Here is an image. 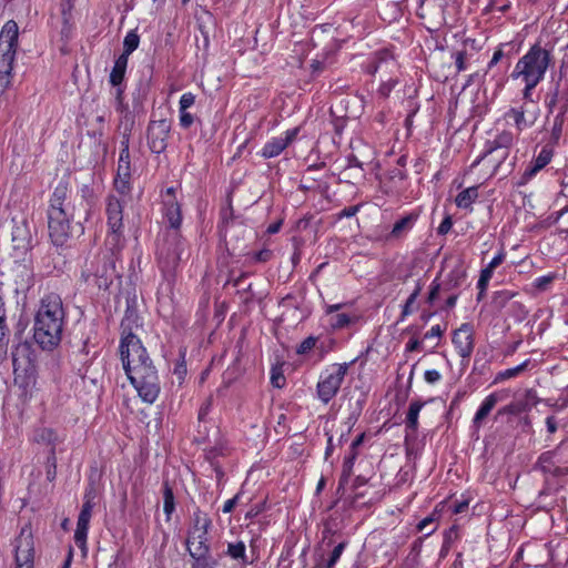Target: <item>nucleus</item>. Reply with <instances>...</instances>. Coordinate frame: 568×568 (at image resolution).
Listing matches in <instances>:
<instances>
[{"instance_id": "nucleus-1", "label": "nucleus", "mask_w": 568, "mask_h": 568, "mask_svg": "<svg viewBox=\"0 0 568 568\" xmlns=\"http://www.w3.org/2000/svg\"><path fill=\"white\" fill-rule=\"evenodd\" d=\"M123 369L138 392L139 397L153 404L160 394L161 386L158 371L143 346L120 352Z\"/></svg>"}, {"instance_id": "nucleus-2", "label": "nucleus", "mask_w": 568, "mask_h": 568, "mask_svg": "<svg viewBox=\"0 0 568 568\" xmlns=\"http://www.w3.org/2000/svg\"><path fill=\"white\" fill-rule=\"evenodd\" d=\"M65 313L60 295L50 293L40 301L36 314L33 337L42 349L52 351L61 339Z\"/></svg>"}, {"instance_id": "nucleus-3", "label": "nucleus", "mask_w": 568, "mask_h": 568, "mask_svg": "<svg viewBox=\"0 0 568 568\" xmlns=\"http://www.w3.org/2000/svg\"><path fill=\"white\" fill-rule=\"evenodd\" d=\"M551 61L552 57L550 50H547L539 43H536L518 60L513 72V77L540 82L544 79Z\"/></svg>"}, {"instance_id": "nucleus-4", "label": "nucleus", "mask_w": 568, "mask_h": 568, "mask_svg": "<svg viewBox=\"0 0 568 568\" xmlns=\"http://www.w3.org/2000/svg\"><path fill=\"white\" fill-rule=\"evenodd\" d=\"M19 28L16 21L9 20L0 32V91L9 88L11 71L18 47Z\"/></svg>"}, {"instance_id": "nucleus-5", "label": "nucleus", "mask_w": 568, "mask_h": 568, "mask_svg": "<svg viewBox=\"0 0 568 568\" xmlns=\"http://www.w3.org/2000/svg\"><path fill=\"white\" fill-rule=\"evenodd\" d=\"M115 260V254L111 250L99 253L82 271V278L100 290H108L118 276Z\"/></svg>"}, {"instance_id": "nucleus-6", "label": "nucleus", "mask_w": 568, "mask_h": 568, "mask_svg": "<svg viewBox=\"0 0 568 568\" xmlns=\"http://www.w3.org/2000/svg\"><path fill=\"white\" fill-rule=\"evenodd\" d=\"M185 244L179 232H166L158 242L156 258L165 276L173 275L182 260Z\"/></svg>"}, {"instance_id": "nucleus-7", "label": "nucleus", "mask_w": 568, "mask_h": 568, "mask_svg": "<svg viewBox=\"0 0 568 568\" xmlns=\"http://www.w3.org/2000/svg\"><path fill=\"white\" fill-rule=\"evenodd\" d=\"M348 366V363L334 364L321 376L316 388L317 396L324 404H327L336 396L347 374Z\"/></svg>"}, {"instance_id": "nucleus-8", "label": "nucleus", "mask_w": 568, "mask_h": 568, "mask_svg": "<svg viewBox=\"0 0 568 568\" xmlns=\"http://www.w3.org/2000/svg\"><path fill=\"white\" fill-rule=\"evenodd\" d=\"M11 241L13 257L30 256L33 247V233L30 223L26 219L12 220Z\"/></svg>"}, {"instance_id": "nucleus-9", "label": "nucleus", "mask_w": 568, "mask_h": 568, "mask_svg": "<svg viewBox=\"0 0 568 568\" xmlns=\"http://www.w3.org/2000/svg\"><path fill=\"white\" fill-rule=\"evenodd\" d=\"M74 216L67 211H48L49 236L55 246L65 244L70 236V222Z\"/></svg>"}, {"instance_id": "nucleus-10", "label": "nucleus", "mask_w": 568, "mask_h": 568, "mask_svg": "<svg viewBox=\"0 0 568 568\" xmlns=\"http://www.w3.org/2000/svg\"><path fill=\"white\" fill-rule=\"evenodd\" d=\"M171 132V121L168 119L150 120L146 128V142L150 151L155 154L163 153L168 148Z\"/></svg>"}, {"instance_id": "nucleus-11", "label": "nucleus", "mask_w": 568, "mask_h": 568, "mask_svg": "<svg viewBox=\"0 0 568 568\" xmlns=\"http://www.w3.org/2000/svg\"><path fill=\"white\" fill-rule=\"evenodd\" d=\"M139 321L140 317L138 311L134 307L128 306L120 325V352L143 346L140 338L134 334V329L140 326Z\"/></svg>"}, {"instance_id": "nucleus-12", "label": "nucleus", "mask_w": 568, "mask_h": 568, "mask_svg": "<svg viewBox=\"0 0 568 568\" xmlns=\"http://www.w3.org/2000/svg\"><path fill=\"white\" fill-rule=\"evenodd\" d=\"M16 292H26L33 286V266L31 256L14 257V266L11 268Z\"/></svg>"}, {"instance_id": "nucleus-13", "label": "nucleus", "mask_w": 568, "mask_h": 568, "mask_svg": "<svg viewBox=\"0 0 568 568\" xmlns=\"http://www.w3.org/2000/svg\"><path fill=\"white\" fill-rule=\"evenodd\" d=\"M33 540L22 530L16 540V568H33Z\"/></svg>"}, {"instance_id": "nucleus-14", "label": "nucleus", "mask_w": 568, "mask_h": 568, "mask_svg": "<svg viewBox=\"0 0 568 568\" xmlns=\"http://www.w3.org/2000/svg\"><path fill=\"white\" fill-rule=\"evenodd\" d=\"M453 344L463 359H469L475 345L473 326L464 323L453 334Z\"/></svg>"}, {"instance_id": "nucleus-15", "label": "nucleus", "mask_w": 568, "mask_h": 568, "mask_svg": "<svg viewBox=\"0 0 568 568\" xmlns=\"http://www.w3.org/2000/svg\"><path fill=\"white\" fill-rule=\"evenodd\" d=\"M13 372L28 374L33 369V353L28 342L19 343L11 352Z\"/></svg>"}, {"instance_id": "nucleus-16", "label": "nucleus", "mask_w": 568, "mask_h": 568, "mask_svg": "<svg viewBox=\"0 0 568 568\" xmlns=\"http://www.w3.org/2000/svg\"><path fill=\"white\" fill-rule=\"evenodd\" d=\"M298 129L294 128L285 132V136H276L266 142L262 149V156L271 159L280 155L296 138Z\"/></svg>"}, {"instance_id": "nucleus-17", "label": "nucleus", "mask_w": 568, "mask_h": 568, "mask_svg": "<svg viewBox=\"0 0 568 568\" xmlns=\"http://www.w3.org/2000/svg\"><path fill=\"white\" fill-rule=\"evenodd\" d=\"M108 225L112 232V240H119V232L123 226V205L121 201L114 196H110L106 205Z\"/></svg>"}, {"instance_id": "nucleus-18", "label": "nucleus", "mask_w": 568, "mask_h": 568, "mask_svg": "<svg viewBox=\"0 0 568 568\" xmlns=\"http://www.w3.org/2000/svg\"><path fill=\"white\" fill-rule=\"evenodd\" d=\"M555 145L546 143L538 155L534 158L528 168L525 170L521 179L523 183H526L530 179H532L540 170H542L547 164L550 163L554 156Z\"/></svg>"}, {"instance_id": "nucleus-19", "label": "nucleus", "mask_w": 568, "mask_h": 568, "mask_svg": "<svg viewBox=\"0 0 568 568\" xmlns=\"http://www.w3.org/2000/svg\"><path fill=\"white\" fill-rule=\"evenodd\" d=\"M207 535L209 530H204L202 534H187L185 544L190 556H194L196 554H211V546Z\"/></svg>"}, {"instance_id": "nucleus-20", "label": "nucleus", "mask_w": 568, "mask_h": 568, "mask_svg": "<svg viewBox=\"0 0 568 568\" xmlns=\"http://www.w3.org/2000/svg\"><path fill=\"white\" fill-rule=\"evenodd\" d=\"M364 440V434H361L358 435L354 440L353 443L351 444V447H349V453L347 456H345L344 458V462H343V469H342V475H341V478H339V487H343L344 485L347 484L351 475H352V470H353V466H354V463H355V459L357 457V448L359 445H362Z\"/></svg>"}, {"instance_id": "nucleus-21", "label": "nucleus", "mask_w": 568, "mask_h": 568, "mask_svg": "<svg viewBox=\"0 0 568 568\" xmlns=\"http://www.w3.org/2000/svg\"><path fill=\"white\" fill-rule=\"evenodd\" d=\"M536 393L532 389H528L525 393V399L515 400L498 410V415L509 414L519 415L530 408L531 405L536 404Z\"/></svg>"}, {"instance_id": "nucleus-22", "label": "nucleus", "mask_w": 568, "mask_h": 568, "mask_svg": "<svg viewBox=\"0 0 568 568\" xmlns=\"http://www.w3.org/2000/svg\"><path fill=\"white\" fill-rule=\"evenodd\" d=\"M526 111L525 105H521L520 108H510L504 114V118L508 123L511 121L517 131L521 132L525 129L530 128L537 119L536 115H532L531 119H527L525 116Z\"/></svg>"}, {"instance_id": "nucleus-23", "label": "nucleus", "mask_w": 568, "mask_h": 568, "mask_svg": "<svg viewBox=\"0 0 568 568\" xmlns=\"http://www.w3.org/2000/svg\"><path fill=\"white\" fill-rule=\"evenodd\" d=\"M91 516V511L81 509L74 531V542L84 554L87 551V537Z\"/></svg>"}, {"instance_id": "nucleus-24", "label": "nucleus", "mask_w": 568, "mask_h": 568, "mask_svg": "<svg viewBox=\"0 0 568 568\" xmlns=\"http://www.w3.org/2000/svg\"><path fill=\"white\" fill-rule=\"evenodd\" d=\"M503 398L504 397L501 394L491 393L483 400L473 419V424L476 428H479L481 426L483 422L490 414L496 404Z\"/></svg>"}, {"instance_id": "nucleus-25", "label": "nucleus", "mask_w": 568, "mask_h": 568, "mask_svg": "<svg viewBox=\"0 0 568 568\" xmlns=\"http://www.w3.org/2000/svg\"><path fill=\"white\" fill-rule=\"evenodd\" d=\"M70 197V183L68 178H62L55 185L53 193L50 199L49 211H64L61 209V201L65 202Z\"/></svg>"}, {"instance_id": "nucleus-26", "label": "nucleus", "mask_w": 568, "mask_h": 568, "mask_svg": "<svg viewBox=\"0 0 568 568\" xmlns=\"http://www.w3.org/2000/svg\"><path fill=\"white\" fill-rule=\"evenodd\" d=\"M554 455L555 453L554 452H546V453H542L539 458H538V462L536 464V467L542 471L545 475H552L555 477H559V476H562L566 474L565 469L557 466L555 463H554Z\"/></svg>"}, {"instance_id": "nucleus-27", "label": "nucleus", "mask_w": 568, "mask_h": 568, "mask_svg": "<svg viewBox=\"0 0 568 568\" xmlns=\"http://www.w3.org/2000/svg\"><path fill=\"white\" fill-rule=\"evenodd\" d=\"M513 143V133L509 131H503L497 134L493 141H487L485 155H488L498 149H504L505 151L501 156L505 158L508 154L507 149L510 148Z\"/></svg>"}, {"instance_id": "nucleus-28", "label": "nucleus", "mask_w": 568, "mask_h": 568, "mask_svg": "<svg viewBox=\"0 0 568 568\" xmlns=\"http://www.w3.org/2000/svg\"><path fill=\"white\" fill-rule=\"evenodd\" d=\"M164 216L173 231L178 232L182 223L181 206L175 199L164 200Z\"/></svg>"}, {"instance_id": "nucleus-29", "label": "nucleus", "mask_w": 568, "mask_h": 568, "mask_svg": "<svg viewBox=\"0 0 568 568\" xmlns=\"http://www.w3.org/2000/svg\"><path fill=\"white\" fill-rule=\"evenodd\" d=\"M7 315L3 298L0 296V364L7 359L8 356V333L9 328L6 324Z\"/></svg>"}, {"instance_id": "nucleus-30", "label": "nucleus", "mask_w": 568, "mask_h": 568, "mask_svg": "<svg viewBox=\"0 0 568 568\" xmlns=\"http://www.w3.org/2000/svg\"><path fill=\"white\" fill-rule=\"evenodd\" d=\"M424 403L420 400L412 402L406 415V437L415 435L418 428V415L423 408Z\"/></svg>"}, {"instance_id": "nucleus-31", "label": "nucleus", "mask_w": 568, "mask_h": 568, "mask_svg": "<svg viewBox=\"0 0 568 568\" xmlns=\"http://www.w3.org/2000/svg\"><path fill=\"white\" fill-rule=\"evenodd\" d=\"M212 525V520L207 516V514L203 513L200 509H196L193 513L192 517V526L189 529V534L203 532L204 530H209Z\"/></svg>"}, {"instance_id": "nucleus-32", "label": "nucleus", "mask_w": 568, "mask_h": 568, "mask_svg": "<svg viewBox=\"0 0 568 568\" xmlns=\"http://www.w3.org/2000/svg\"><path fill=\"white\" fill-rule=\"evenodd\" d=\"M415 221H416V216L413 214L402 217L394 224L393 230L388 235V239L402 237L404 234H406L413 227Z\"/></svg>"}, {"instance_id": "nucleus-33", "label": "nucleus", "mask_w": 568, "mask_h": 568, "mask_svg": "<svg viewBox=\"0 0 568 568\" xmlns=\"http://www.w3.org/2000/svg\"><path fill=\"white\" fill-rule=\"evenodd\" d=\"M128 65V59L125 55H120L112 68V71L110 73V83L114 87H118L121 84V82L124 79L125 70Z\"/></svg>"}, {"instance_id": "nucleus-34", "label": "nucleus", "mask_w": 568, "mask_h": 568, "mask_svg": "<svg viewBox=\"0 0 568 568\" xmlns=\"http://www.w3.org/2000/svg\"><path fill=\"white\" fill-rule=\"evenodd\" d=\"M478 197V186H470L457 194L455 203L459 209H469Z\"/></svg>"}, {"instance_id": "nucleus-35", "label": "nucleus", "mask_w": 568, "mask_h": 568, "mask_svg": "<svg viewBox=\"0 0 568 568\" xmlns=\"http://www.w3.org/2000/svg\"><path fill=\"white\" fill-rule=\"evenodd\" d=\"M383 65H386V67H388V65L395 67L396 65L393 57L390 55V53L388 51L378 52L376 54V57L374 58V60L367 67V71L371 74H375L377 71H379L382 69Z\"/></svg>"}, {"instance_id": "nucleus-36", "label": "nucleus", "mask_w": 568, "mask_h": 568, "mask_svg": "<svg viewBox=\"0 0 568 568\" xmlns=\"http://www.w3.org/2000/svg\"><path fill=\"white\" fill-rule=\"evenodd\" d=\"M226 555L234 560H240L242 565L251 564V561L247 560L246 547L243 541L230 542L227 545Z\"/></svg>"}, {"instance_id": "nucleus-37", "label": "nucleus", "mask_w": 568, "mask_h": 568, "mask_svg": "<svg viewBox=\"0 0 568 568\" xmlns=\"http://www.w3.org/2000/svg\"><path fill=\"white\" fill-rule=\"evenodd\" d=\"M190 557L193 559L191 568H216L219 565L217 559L212 554H196Z\"/></svg>"}, {"instance_id": "nucleus-38", "label": "nucleus", "mask_w": 568, "mask_h": 568, "mask_svg": "<svg viewBox=\"0 0 568 568\" xmlns=\"http://www.w3.org/2000/svg\"><path fill=\"white\" fill-rule=\"evenodd\" d=\"M175 509L174 494L169 483L163 485V510L166 519L170 520L172 513Z\"/></svg>"}, {"instance_id": "nucleus-39", "label": "nucleus", "mask_w": 568, "mask_h": 568, "mask_svg": "<svg viewBox=\"0 0 568 568\" xmlns=\"http://www.w3.org/2000/svg\"><path fill=\"white\" fill-rule=\"evenodd\" d=\"M140 43V37L135 30H131L126 33L123 40V53L121 55H125L129 59V55L135 51Z\"/></svg>"}, {"instance_id": "nucleus-40", "label": "nucleus", "mask_w": 568, "mask_h": 568, "mask_svg": "<svg viewBox=\"0 0 568 568\" xmlns=\"http://www.w3.org/2000/svg\"><path fill=\"white\" fill-rule=\"evenodd\" d=\"M422 292V285L417 283L416 288L413 291V293L408 296L406 300L402 314H400V321H404L408 315H410L414 312V305L416 303L417 297L419 296Z\"/></svg>"}, {"instance_id": "nucleus-41", "label": "nucleus", "mask_w": 568, "mask_h": 568, "mask_svg": "<svg viewBox=\"0 0 568 568\" xmlns=\"http://www.w3.org/2000/svg\"><path fill=\"white\" fill-rule=\"evenodd\" d=\"M565 120L558 116L554 118L552 125L550 129V138L547 143L551 145H558L559 140L562 135V128H564Z\"/></svg>"}, {"instance_id": "nucleus-42", "label": "nucleus", "mask_w": 568, "mask_h": 568, "mask_svg": "<svg viewBox=\"0 0 568 568\" xmlns=\"http://www.w3.org/2000/svg\"><path fill=\"white\" fill-rule=\"evenodd\" d=\"M558 278V275L557 273H549L547 275H544V276H540V277H537L534 282H532V286L536 291H538L539 293L541 292H546L550 288L551 284L554 283L555 280Z\"/></svg>"}, {"instance_id": "nucleus-43", "label": "nucleus", "mask_w": 568, "mask_h": 568, "mask_svg": "<svg viewBox=\"0 0 568 568\" xmlns=\"http://www.w3.org/2000/svg\"><path fill=\"white\" fill-rule=\"evenodd\" d=\"M466 280V273L462 268H455L449 272L447 278V290L459 287Z\"/></svg>"}, {"instance_id": "nucleus-44", "label": "nucleus", "mask_w": 568, "mask_h": 568, "mask_svg": "<svg viewBox=\"0 0 568 568\" xmlns=\"http://www.w3.org/2000/svg\"><path fill=\"white\" fill-rule=\"evenodd\" d=\"M529 363H530V361L526 359L525 362H523L521 364H519L513 368H507L503 372H499L496 376V381H505V379H509V378H513V377L519 375L528 367Z\"/></svg>"}, {"instance_id": "nucleus-45", "label": "nucleus", "mask_w": 568, "mask_h": 568, "mask_svg": "<svg viewBox=\"0 0 568 568\" xmlns=\"http://www.w3.org/2000/svg\"><path fill=\"white\" fill-rule=\"evenodd\" d=\"M518 293L509 290H501L498 292H495L494 294V304L498 308H504L507 303L513 300Z\"/></svg>"}, {"instance_id": "nucleus-46", "label": "nucleus", "mask_w": 568, "mask_h": 568, "mask_svg": "<svg viewBox=\"0 0 568 568\" xmlns=\"http://www.w3.org/2000/svg\"><path fill=\"white\" fill-rule=\"evenodd\" d=\"M437 519L438 515L436 511L432 513L429 516L425 517L418 523L417 530L423 531L427 527L432 526L430 529L426 532L425 537L432 535L437 529V525L435 524Z\"/></svg>"}, {"instance_id": "nucleus-47", "label": "nucleus", "mask_w": 568, "mask_h": 568, "mask_svg": "<svg viewBox=\"0 0 568 568\" xmlns=\"http://www.w3.org/2000/svg\"><path fill=\"white\" fill-rule=\"evenodd\" d=\"M114 187L121 194H128L131 190V175H115Z\"/></svg>"}, {"instance_id": "nucleus-48", "label": "nucleus", "mask_w": 568, "mask_h": 568, "mask_svg": "<svg viewBox=\"0 0 568 568\" xmlns=\"http://www.w3.org/2000/svg\"><path fill=\"white\" fill-rule=\"evenodd\" d=\"M118 175H131V162H130V154H123L120 153L119 162H118Z\"/></svg>"}, {"instance_id": "nucleus-49", "label": "nucleus", "mask_w": 568, "mask_h": 568, "mask_svg": "<svg viewBox=\"0 0 568 568\" xmlns=\"http://www.w3.org/2000/svg\"><path fill=\"white\" fill-rule=\"evenodd\" d=\"M134 123L135 120L132 113H125L123 116H121L119 128L122 129V134L131 135Z\"/></svg>"}, {"instance_id": "nucleus-50", "label": "nucleus", "mask_w": 568, "mask_h": 568, "mask_svg": "<svg viewBox=\"0 0 568 568\" xmlns=\"http://www.w3.org/2000/svg\"><path fill=\"white\" fill-rule=\"evenodd\" d=\"M95 122L98 124L97 128H94L91 131H88V135L95 139L98 142H100L101 138L103 136V126H104V122H105L104 115L103 114L98 115L95 118Z\"/></svg>"}, {"instance_id": "nucleus-51", "label": "nucleus", "mask_w": 568, "mask_h": 568, "mask_svg": "<svg viewBox=\"0 0 568 568\" xmlns=\"http://www.w3.org/2000/svg\"><path fill=\"white\" fill-rule=\"evenodd\" d=\"M81 196L88 205V209L85 210V217H84V220H88V214L93 205V197H94L92 187L90 185H83L81 187Z\"/></svg>"}, {"instance_id": "nucleus-52", "label": "nucleus", "mask_w": 568, "mask_h": 568, "mask_svg": "<svg viewBox=\"0 0 568 568\" xmlns=\"http://www.w3.org/2000/svg\"><path fill=\"white\" fill-rule=\"evenodd\" d=\"M423 541H424V537H419L410 546L408 559L412 560L414 564L418 562V557L422 551Z\"/></svg>"}, {"instance_id": "nucleus-53", "label": "nucleus", "mask_w": 568, "mask_h": 568, "mask_svg": "<svg viewBox=\"0 0 568 568\" xmlns=\"http://www.w3.org/2000/svg\"><path fill=\"white\" fill-rule=\"evenodd\" d=\"M331 115L334 116V131L336 134L341 135L346 124L345 115H336V110L334 108H331Z\"/></svg>"}, {"instance_id": "nucleus-54", "label": "nucleus", "mask_w": 568, "mask_h": 568, "mask_svg": "<svg viewBox=\"0 0 568 568\" xmlns=\"http://www.w3.org/2000/svg\"><path fill=\"white\" fill-rule=\"evenodd\" d=\"M351 323V318L347 314L341 313L332 317L331 325L335 329L346 327Z\"/></svg>"}, {"instance_id": "nucleus-55", "label": "nucleus", "mask_w": 568, "mask_h": 568, "mask_svg": "<svg viewBox=\"0 0 568 568\" xmlns=\"http://www.w3.org/2000/svg\"><path fill=\"white\" fill-rule=\"evenodd\" d=\"M561 101L559 97L558 88H556L551 93L546 97V106L548 109V113H552L557 103Z\"/></svg>"}, {"instance_id": "nucleus-56", "label": "nucleus", "mask_w": 568, "mask_h": 568, "mask_svg": "<svg viewBox=\"0 0 568 568\" xmlns=\"http://www.w3.org/2000/svg\"><path fill=\"white\" fill-rule=\"evenodd\" d=\"M317 338L314 336L306 337L296 348L297 354H306L314 348Z\"/></svg>"}, {"instance_id": "nucleus-57", "label": "nucleus", "mask_w": 568, "mask_h": 568, "mask_svg": "<svg viewBox=\"0 0 568 568\" xmlns=\"http://www.w3.org/2000/svg\"><path fill=\"white\" fill-rule=\"evenodd\" d=\"M397 81L394 79H388L386 81H383L382 84L378 88V94L382 98H387L393 90V88L396 85Z\"/></svg>"}, {"instance_id": "nucleus-58", "label": "nucleus", "mask_w": 568, "mask_h": 568, "mask_svg": "<svg viewBox=\"0 0 568 568\" xmlns=\"http://www.w3.org/2000/svg\"><path fill=\"white\" fill-rule=\"evenodd\" d=\"M195 102V95L191 92H186L182 94L180 98V111H187L189 108H191Z\"/></svg>"}, {"instance_id": "nucleus-59", "label": "nucleus", "mask_w": 568, "mask_h": 568, "mask_svg": "<svg viewBox=\"0 0 568 568\" xmlns=\"http://www.w3.org/2000/svg\"><path fill=\"white\" fill-rule=\"evenodd\" d=\"M94 497H95L94 489L91 487L84 494V503H83L81 509L92 513V509L94 507Z\"/></svg>"}, {"instance_id": "nucleus-60", "label": "nucleus", "mask_w": 568, "mask_h": 568, "mask_svg": "<svg viewBox=\"0 0 568 568\" xmlns=\"http://www.w3.org/2000/svg\"><path fill=\"white\" fill-rule=\"evenodd\" d=\"M466 59V50H462L455 53V64L458 72L465 71L467 69Z\"/></svg>"}, {"instance_id": "nucleus-61", "label": "nucleus", "mask_w": 568, "mask_h": 568, "mask_svg": "<svg viewBox=\"0 0 568 568\" xmlns=\"http://www.w3.org/2000/svg\"><path fill=\"white\" fill-rule=\"evenodd\" d=\"M525 82V88L523 91V97L526 101H532L531 100V91L539 84V81H530V79H523Z\"/></svg>"}, {"instance_id": "nucleus-62", "label": "nucleus", "mask_w": 568, "mask_h": 568, "mask_svg": "<svg viewBox=\"0 0 568 568\" xmlns=\"http://www.w3.org/2000/svg\"><path fill=\"white\" fill-rule=\"evenodd\" d=\"M273 252L268 248H262L253 254L254 262L265 263L271 260Z\"/></svg>"}, {"instance_id": "nucleus-63", "label": "nucleus", "mask_w": 568, "mask_h": 568, "mask_svg": "<svg viewBox=\"0 0 568 568\" xmlns=\"http://www.w3.org/2000/svg\"><path fill=\"white\" fill-rule=\"evenodd\" d=\"M458 536V528L457 526L450 527L447 531H445L444 535V548H450V545L454 539H456Z\"/></svg>"}, {"instance_id": "nucleus-64", "label": "nucleus", "mask_w": 568, "mask_h": 568, "mask_svg": "<svg viewBox=\"0 0 568 568\" xmlns=\"http://www.w3.org/2000/svg\"><path fill=\"white\" fill-rule=\"evenodd\" d=\"M271 383L274 387L282 388L285 385V377L280 371L273 369Z\"/></svg>"}]
</instances>
